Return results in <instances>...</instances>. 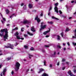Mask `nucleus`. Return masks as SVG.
Instances as JSON below:
<instances>
[{"mask_svg":"<svg viewBox=\"0 0 76 76\" xmlns=\"http://www.w3.org/2000/svg\"><path fill=\"white\" fill-rule=\"evenodd\" d=\"M15 71H18V70L19 69V67H20V64H19V62H17L15 63Z\"/></svg>","mask_w":76,"mask_h":76,"instance_id":"obj_1","label":"nucleus"},{"mask_svg":"<svg viewBox=\"0 0 76 76\" xmlns=\"http://www.w3.org/2000/svg\"><path fill=\"white\" fill-rule=\"evenodd\" d=\"M7 29L6 31L5 34L3 36L4 37V40L5 41H6V39H7V38H8V32L7 30Z\"/></svg>","mask_w":76,"mask_h":76,"instance_id":"obj_2","label":"nucleus"},{"mask_svg":"<svg viewBox=\"0 0 76 76\" xmlns=\"http://www.w3.org/2000/svg\"><path fill=\"white\" fill-rule=\"evenodd\" d=\"M4 47L6 48H10L11 49H13L14 45H11L10 43H8L7 45V46H5Z\"/></svg>","mask_w":76,"mask_h":76,"instance_id":"obj_3","label":"nucleus"},{"mask_svg":"<svg viewBox=\"0 0 76 76\" xmlns=\"http://www.w3.org/2000/svg\"><path fill=\"white\" fill-rule=\"evenodd\" d=\"M45 24V23L42 22L41 23V28L40 29V31H41L42 30V29H44L45 28H46V26H47V25L44 24Z\"/></svg>","mask_w":76,"mask_h":76,"instance_id":"obj_4","label":"nucleus"},{"mask_svg":"<svg viewBox=\"0 0 76 76\" xmlns=\"http://www.w3.org/2000/svg\"><path fill=\"white\" fill-rule=\"evenodd\" d=\"M54 5L55 6L54 8L55 12H56L57 13H58V8L57 7V6L58 5V3H56L54 4Z\"/></svg>","mask_w":76,"mask_h":76,"instance_id":"obj_5","label":"nucleus"},{"mask_svg":"<svg viewBox=\"0 0 76 76\" xmlns=\"http://www.w3.org/2000/svg\"><path fill=\"white\" fill-rule=\"evenodd\" d=\"M14 35H15V36H16L17 38L18 39H21L22 40H23V39H24V38H20V37L18 36V35H19V33H18V32H16L15 34Z\"/></svg>","mask_w":76,"mask_h":76,"instance_id":"obj_6","label":"nucleus"},{"mask_svg":"<svg viewBox=\"0 0 76 76\" xmlns=\"http://www.w3.org/2000/svg\"><path fill=\"white\" fill-rule=\"evenodd\" d=\"M7 71V69L6 68H4L3 72L1 74V76H5V74H6V72Z\"/></svg>","mask_w":76,"mask_h":76,"instance_id":"obj_7","label":"nucleus"},{"mask_svg":"<svg viewBox=\"0 0 76 76\" xmlns=\"http://www.w3.org/2000/svg\"><path fill=\"white\" fill-rule=\"evenodd\" d=\"M7 30V29L5 28L1 30V34H0L1 37H3V32H6V31Z\"/></svg>","mask_w":76,"mask_h":76,"instance_id":"obj_8","label":"nucleus"},{"mask_svg":"<svg viewBox=\"0 0 76 76\" xmlns=\"http://www.w3.org/2000/svg\"><path fill=\"white\" fill-rule=\"evenodd\" d=\"M35 20H37V21L38 22V23L41 22V20H40V19L39 18H38V15H37L36 17H35Z\"/></svg>","mask_w":76,"mask_h":76,"instance_id":"obj_9","label":"nucleus"},{"mask_svg":"<svg viewBox=\"0 0 76 76\" xmlns=\"http://www.w3.org/2000/svg\"><path fill=\"white\" fill-rule=\"evenodd\" d=\"M68 74H69V75H70V76H75V75L72 73V72H71V71L70 70H69V71L68 72Z\"/></svg>","mask_w":76,"mask_h":76,"instance_id":"obj_10","label":"nucleus"},{"mask_svg":"<svg viewBox=\"0 0 76 76\" xmlns=\"http://www.w3.org/2000/svg\"><path fill=\"white\" fill-rule=\"evenodd\" d=\"M50 30H50V28H49V30L44 32L43 33V34H44V35H46L47 33H48V32H50Z\"/></svg>","mask_w":76,"mask_h":76,"instance_id":"obj_11","label":"nucleus"},{"mask_svg":"<svg viewBox=\"0 0 76 76\" xmlns=\"http://www.w3.org/2000/svg\"><path fill=\"white\" fill-rule=\"evenodd\" d=\"M72 44L73 45L74 47H75V51H76V43H75V42H72Z\"/></svg>","mask_w":76,"mask_h":76,"instance_id":"obj_12","label":"nucleus"},{"mask_svg":"<svg viewBox=\"0 0 76 76\" xmlns=\"http://www.w3.org/2000/svg\"><path fill=\"white\" fill-rule=\"evenodd\" d=\"M31 31H32V32H35V29H34V27L33 26L31 27Z\"/></svg>","mask_w":76,"mask_h":76,"instance_id":"obj_13","label":"nucleus"},{"mask_svg":"<svg viewBox=\"0 0 76 76\" xmlns=\"http://www.w3.org/2000/svg\"><path fill=\"white\" fill-rule=\"evenodd\" d=\"M66 7L68 11L69 10H70V9L71 10V7H70L68 6L67 5H66Z\"/></svg>","mask_w":76,"mask_h":76,"instance_id":"obj_14","label":"nucleus"},{"mask_svg":"<svg viewBox=\"0 0 76 76\" xmlns=\"http://www.w3.org/2000/svg\"><path fill=\"white\" fill-rule=\"evenodd\" d=\"M24 24H26V23H29V21L27 20H25L23 22Z\"/></svg>","mask_w":76,"mask_h":76,"instance_id":"obj_15","label":"nucleus"},{"mask_svg":"<svg viewBox=\"0 0 76 76\" xmlns=\"http://www.w3.org/2000/svg\"><path fill=\"white\" fill-rule=\"evenodd\" d=\"M12 58H13V57L8 58L7 59V60L9 61V60H11V59H12Z\"/></svg>","mask_w":76,"mask_h":76,"instance_id":"obj_16","label":"nucleus"},{"mask_svg":"<svg viewBox=\"0 0 76 76\" xmlns=\"http://www.w3.org/2000/svg\"><path fill=\"white\" fill-rule=\"evenodd\" d=\"M60 39H61V37L59 36V35H57V39H58V40H60Z\"/></svg>","mask_w":76,"mask_h":76,"instance_id":"obj_17","label":"nucleus"},{"mask_svg":"<svg viewBox=\"0 0 76 76\" xmlns=\"http://www.w3.org/2000/svg\"><path fill=\"white\" fill-rule=\"evenodd\" d=\"M56 54V52L54 51L53 54L52 55V57H55Z\"/></svg>","mask_w":76,"mask_h":76,"instance_id":"obj_18","label":"nucleus"},{"mask_svg":"<svg viewBox=\"0 0 76 76\" xmlns=\"http://www.w3.org/2000/svg\"><path fill=\"white\" fill-rule=\"evenodd\" d=\"M5 11L6 12V13L7 14H9V10L8 9H7Z\"/></svg>","mask_w":76,"mask_h":76,"instance_id":"obj_19","label":"nucleus"},{"mask_svg":"<svg viewBox=\"0 0 76 76\" xmlns=\"http://www.w3.org/2000/svg\"><path fill=\"white\" fill-rule=\"evenodd\" d=\"M15 15V14H12V15L10 17V18H13V16H16V15Z\"/></svg>","mask_w":76,"mask_h":76,"instance_id":"obj_20","label":"nucleus"},{"mask_svg":"<svg viewBox=\"0 0 76 76\" xmlns=\"http://www.w3.org/2000/svg\"><path fill=\"white\" fill-rule=\"evenodd\" d=\"M28 6L29 8H32V7H33V5H32V4H29L28 5Z\"/></svg>","mask_w":76,"mask_h":76,"instance_id":"obj_21","label":"nucleus"},{"mask_svg":"<svg viewBox=\"0 0 76 76\" xmlns=\"http://www.w3.org/2000/svg\"><path fill=\"white\" fill-rule=\"evenodd\" d=\"M47 23L48 24H53V22L52 21H48Z\"/></svg>","mask_w":76,"mask_h":76,"instance_id":"obj_22","label":"nucleus"},{"mask_svg":"<svg viewBox=\"0 0 76 76\" xmlns=\"http://www.w3.org/2000/svg\"><path fill=\"white\" fill-rule=\"evenodd\" d=\"M39 72H38V73H40L42 72V71H44V69H40Z\"/></svg>","mask_w":76,"mask_h":76,"instance_id":"obj_23","label":"nucleus"},{"mask_svg":"<svg viewBox=\"0 0 76 76\" xmlns=\"http://www.w3.org/2000/svg\"><path fill=\"white\" fill-rule=\"evenodd\" d=\"M0 14H1V16L2 18V19H3V20L4 21H5V20H6V19H5V18H3V15H2V14H1V13H0Z\"/></svg>","mask_w":76,"mask_h":76,"instance_id":"obj_24","label":"nucleus"},{"mask_svg":"<svg viewBox=\"0 0 76 76\" xmlns=\"http://www.w3.org/2000/svg\"><path fill=\"white\" fill-rule=\"evenodd\" d=\"M52 19H56V20H59V19L58 18H57L56 17H55L54 16H52Z\"/></svg>","mask_w":76,"mask_h":76,"instance_id":"obj_25","label":"nucleus"},{"mask_svg":"<svg viewBox=\"0 0 76 76\" xmlns=\"http://www.w3.org/2000/svg\"><path fill=\"white\" fill-rule=\"evenodd\" d=\"M75 37H76V29L74 31Z\"/></svg>","mask_w":76,"mask_h":76,"instance_id":"obj_26","label":"nucleus"},{"mask_svg":"<svg viewBox=\"0 0 76 76\" xmlns=\"http://www.w3.org/2000/svg\"><path fill=\"white\" fill-rule=\"evenodd\" d=\"M27 33L28 35H33V34L29 32V31L27 32Z\"/></svg>","mask_w":76,"mask_h":76,"instance_id":"obj_27","label":"nucleus"},{"mask_svg":"<svg viewBox=\"0 0 76 76\" xmlns=\"http://www.w3.org/2000/svg\"><path fill=\"white\" fill-rule=\"evenodd\" d=\"M24 47L26 49H27V48H28V46L27 45H25L24 46Z\"/></svg>","mask_w":76,"mask_h":76,"instance_id":"obj_28","label":"nucleus"},{"mask_svg":"<svg viewBox=\"0 0 76 76\" xmlns=\"http://www.w3.org/2000/svg\"><path fill=\"white\" fill-rule=\"evenodd\" d=\"M64 33L63 32H62L61 33V36L62 37H63L64 35Z\"/></svg>","mask_w":76,"mask_h":76,"instance_id":"obj_29","label":"nucleus"},{"mask_svg":"<svg viewBox=\"0 0 76 76\" xmlns=\"http://www.w3.org/2000/svg\"><path fill=\"white\" fill-rule=\"evenodd\" d=\"M29 58H31V57H33V56L32 55L29 54Z\"/></svg>","mask_w":76,"mask_h":76,"instance_id":"obj_30","label":"nucleus"},{"mask_svg":"<svg viewBox=\"0 0 76 76\" xmlns=\"http://www.w3.org/2000/svg\"><path fill=\"white\" fill-rule=\"evenodd\" d=\"M23 9L24 10H26V5H24L23 7Z\"/></svg>","mask_w":76,"mask_h":76,"instance_id":"obj_31","label":"nucleus"},{"mask_svg":"<svg viewBox=\"0 0 76 76\" xmlns=\"http://www.w3.org/2000/svg\"><path fill=\"white\" fill-rule=\"evenodd\" d=\"M42 53H45V50H44V49H43L42 50Z\"/></svg>","mask_w":76,"mask_h":76,"instance_id":"obj_32","label":"nucleus"},{"mask_svg":"<svg viewBox=\"0 0 76 76\" xmlns=\"http://www.w3.org/2000/svg\"><path fill=\"white\" fill-rule=\"evenodd\" d=\"M72 3H76V1H71Z\"/></svg>","mask_w":76,"mask_h":76,"instance_id":"obj_33","label":"nucleus"},{"mask_svg":"<svg viewBox=\"0 0 76 76\" xmlns=\"http://www.w3.org/2000/svg\"><path fill=\"white\" fill-rule=\"evenodd\" d=\"M44 66H47V65H46V62H45V61H44Z\"/></svg>","mask_w":76,"mask_h":76,"instance_id":"obj_34","label":"nucleus"},{"mask_svg":"<svg viewBox=\"0 0 76 76\" xmlns=\"http://www.w3.org/2000/svg\"><path fill=\"white\" fill-rule=\"evenodd\" d=\"M69 29L68 28H67L65 31H69Z\"/></svg>","mask_w":76,"mask_h":76,"instance_id":"obj_35","label":"nucleus"},{"mask_svg":"<svg viewBox=\"0 0 76 76\" xmlns=\"http://www.w3.org/2000/svg\"><path fill=\"white\" fill-rule=\"evenodd\" d=\"M52 9V7L50 6V9H49V11H50V10H51Z\"/></svg>","mask_w":76,"mask_h":76,"instance_id":"obj_36","label":"nucleus"},{"mask_svg":"<svg viewBox=\"0 0 76 76\" xmlns=\"http://www.w3.org/2000/svg\"><path fill=\"white\" fill-rule=\"evenodd\" d=\"M24 29V28H22L21 29V31H22V32L23 31V30Z\"/></svg>","mask_w":76,"mask_h":76,"instance_id":"obj_37","label":"nucleus"},{"mask_svg":"<svg viewBox=\"0 0 76 76\" xmlns=\"http://www.w3.org/2000/svg\"><path fill=\"white\" fill-rule=\"evenodd\" d=\"M31 50H34V48L33 47H31V48L30 49Z\"/></svg>","mask_w":76,"mask_h":76,"instance_id":"obj_38","label":"nucleus"},{"mask_svg":"<svg viewBox=\"0 0 76 76\" xmlns=\"http://www.w3.org/2000/svg\"><path fill=\"white\" fill-rule=\"evenodd\" d=\"M60 17H61V18H64V15H60Z\"/></svg>","mask_w":76,"mask_h":76,"instance_id":"obj_39","label":"nucleus"},{"mask_svg":"<svg viewBox=\"0 0 76 76\" xmlns=\"http://www.w3.org/2000/svg\"><path fill=\"white\" fill-rule=\"evenodd\" d=\"M18 29V27H16L14 29H13V31H14L15 30H17V29Z\"/></svg>","mask_w":76,"mask_h":76,"instance_id":"obj_40","label":"nucleus"},{"mask_svg":"<svg viewBox=\"0 0 76 76\" xmlns=\"http://www.w3.org/2000/svg\"><path fill=\"white\" fill-rule=\"evenodd\" d=\"M49 45H45V47H49Z\"/></svg>","mask_w":76,"mask_h":76,"instance_id":"obj_41","label":"nucleus"},{"mask_svg":"<svg viewBox=\"0 0 76 76\" xmlns=\"http://www.w3.org/2000/svg\"><path fill=\"white\" fill-rule=\"evenodd\" d=\"M59 12L60 14H62V13H63L62 12H61V10H59Z\"/></svg>","mask_w":76,"mask_h":76,"instance_id":"obj_42","label":"nucleus"},{"mask_svg":"<svg viewBox=\"0 0 76 76\" xmlns=\"http://www.w3.org/2000/svg\"><path fill=\"white\" fill-rule=\"evenodd\" d=\"M57 47L58 48H61V47L60 46H59V45H58L57 46Z\"/></svg>","mask_w":76,"mask_h":76,"instance_id":"obj_43","label":"nucleus"},{"mask_svg":"<svg viewBox=\"0 0 76 76\" xmlns=\"http://www.w3.org/2000/svg\"><path fill=\"white\" fill-rule=\"evenodd\" d=\"M74 73H76V69H75L74 70Z\"/></svg>","mask_w":76,"mask_h":76,"instance_id":"obj_44","label":"nucleus"},{"mask_svg":"<svg viewBox=\"0 0 76 76\" xmlns=\"http://www.w3.org/2000/svg\"><path fill=\"white\" fill-rule=\"evenodd\" d=\"M65 63V64H66L67 65H69V62H66Z\"/></svg>","mask_w":76,"mask_h":76,"instance_id":"obj_45","label":"nucleus"},{"mask_svg":"<svg viewBox=\"0 0 76 76\" xmlns=\"http://www.w3.org/2000/svg\"><path fill=\"white\" fill-rule=\"evenodd\" d=\"M67 44L68 46H70V43H69V42H68L67 43Z\"/></svg>","mask_w":76,"mask_h":76,"instance_id":"obj_46","label":"nucleus"},{"mask_svg":"<svg viewBox=\"0 0 76 76\" xmlns=\"http://www.w3.org/2000/svg\"><path fill=\"white\" fill-rule=\"evenodd\" d=\"M66 60L65 59H62V61H65Z\"/></svg>","mask_w":76,"mask_h":76,"instance_id":"obj_47","label":"nucleus"},{"mask_svg":"<svg viewBox=\"0 0 76 76\" xmlns=\"http://www.w3.org/2000/svg\"><path fill=\"white\" fill-rule=\"evenodd\" d=\"M65 68H66L65 67H62V70H64V69H65Z\"/></svg>","mask_w":76,"mask_h":76,"instance_id":"obj_48","label":"nucleus"},{"mask_svg":"<svg viewBox=\"0 0 76 76\" xmlns=\"http://www.w3.org/2000/svg\"><path fill=\"white\" fill-rule=\"evenodd\" d=\"M48 16L50 15V12L49 11L48 13Z\"/></svg>","mask_w":76,"mask_h":76,"instance_id":"obj_49","label":"nucleus"},{"mask_svg":"<svg viewBox=\"0 0 76 76\" xmlns=\"http://www.w3.org/2000/svg\"><path fill=\"white\" fill-rule=\"evenodd\" d=\"M43 15V13L42 12L41 14H40V16H42Z\"/></svg>","mask_w":76,"mask_h":76,"instance_id":"obj_50","label":"nucleus"},{"mask_svg":"<svg viewBox=\"0 0 76 76\" xmlns=\"http://www.w3.org/2000/svg\"><path fill=\"white\" fill-rule=\"evenodd\" d=\"M29 69H27L26 70L27 73V72H28V71H29Z\"/></svg>","mask_w":76,"mask_h":76,"instance_id":"obj_51","label":"nucleus"},{"mask_svg":"<svg viewBox=\"0 0 76 76\" xmlns=\"http://www.w3.org/2000/svg\"><path fill=\"white\" fill-rule=\"evenodd\" d=\"M24 36L25 37H28V35H27L26 34H24Z\"/></svg>","mask_w":76,"mask_h":76,"instance_id":"obj_52","label":"nucleus"},{"mask_svg":"<svg viewBox=\"0 0 76 76\" xmlns=\"http://www.w3.org/2000/svg\"><path fill=\"white\" fill-rule=\"evenodd\" d=\"M12 75H13L14 74V72H13V71H12L11 72Z\"/></svg>","mask_w":76,"mask_h":76,"instance_id":"obj_53","label":"nucleus"},{"mask_svg":"<svg viewBox=\"0 0 76 76\" xmlns=\"http://www.w3.org/2000/svg\"><path fill=\"white\" fill-rule=\"evenodd\" d=\"M52 67V64H50V67L51 68V67Z\"/></svg>","mask_w":76,"mask_h":76,"instance_id":"obj_54","label":"nucleus"},{"mask_svg":"<svg viewBox=\"0 0 76 76\" xmlns=\"http://www.w3.org/2000/svg\"><path fill=\"white\" fill-rule=\"evenodd\" d=\"M72 38H76V37H75L73 36H72Z\"/></svg>","mask_w":76,"mask_h":76,"instance_id":"obj_55","label":"nucleus"},{"mask_svg":"<svg viewBox=\"0 0 76 76\" xmlns=\"http://www.w3.org/2000/svg\"><path fill=\"white\" fill-rule=\"evenodd\" d=\"M60 62H59L58 63H57V66H59Z\"/></svg>","mask_w":76,"mask_h":76,"instance_id":"obj_56","label":"nucleus"},{"mask_svg":"<svg viewBox=\"0 0 76 76\" xmlns=\"http://www.w3.org/2000/svg\"><path fill=\"white\" fill-rule=\"evenodd\" d=\"M50 36L49 35H47L46 36V38H48V37H49Z\"/></svg>","mask_w":76,"mask_h":76,"instance_id":"obj_57","label":"nucleus"},{"mask_svg":"<svg viewBox=\"0 0 76 76\" xmlns=\"http://www.w3.org/2000/svg\"><path fill=\"white\" fill-rule=\"evenodd\" d=\"M65 43H63V45L64 46H65V45H65Z\"/></svg>","mask_w":76,"mask_h":76,"instance_id":"obj_58","label":"nucleus"},{"mask_svg":"<svg viewBox=\"0 0 76 76\" xmlns=\"http://www.w3.org/2000/svg\"><path fill=\"white\" fill-rule=\"evenodd\" d=\"M63 50H64V51H65V50H66V48H63Z\"/></svg>","mask_w":76,"mask_h":76,"instance_id":"obj_59","label":"nucleus"},{"mask_svg":"<svg viewBox=\"0 0 76 76\" xmlns=\"http://www.w3.org/2000/svg\"><path fill=\"white\" fill-rule=\"evenodd\" d=\"M21 6H23V5H24V4H23V3H22L21 4Z\"/></svg>","mask_w":76,"mask_h":76,"instance_id":"obj_60","label":"nucleus"},{"mask_svg":"<svg viewBox=\"0 0 76 76\" xmlns=\"http://www.w3.org/2000/svg\"><path fill=\"white\" fill-rule=\"evenodd\" d=\"M1 21L2 23H3V24L4 23V21H2V20H1Z\"/></svg>","mask_w":76,"mask_h":76,"instance_id":"obj_61","label":"nucleus"},{"mask_svg":"<svg viewBox=\"0 0 76 76\" xmlns=\"http://www.w3.org/2000/svg\"><path fill=\"white\" fill-rule=\"evenodd\" d=\"M72 17H69V19H72Z\"/></svg>","mask_w":76,"mask_h":76,"instance_id":"obj_62","label":"nucleus"},{"mask_svg":"<svg viewBox=\"0 0 76 76\" xmlns=\"http://www.w3.org/2000/svg\"><path fill=\"white\" fill-rule=\"evenodd\" d=\"M73 67H75V68H76V66H73Z\"/></svg>","mask_w":76,"mask_h":76,"instance_id":"obj_63","label":"nucleus"},{"mask_svg":"<svg viewBox=\"0 0 76 76\" xmlns=\"http://www.w3.org/2000/svg\"><path fill=\"white\" fill-rule=\"evenodd\" d=\"M74 22H76V20L73 21Z\"/></svg>","mask_w":76,"mask_h":76,"instance_id":"obj_64","label":"nucleus"}]
</instances>
